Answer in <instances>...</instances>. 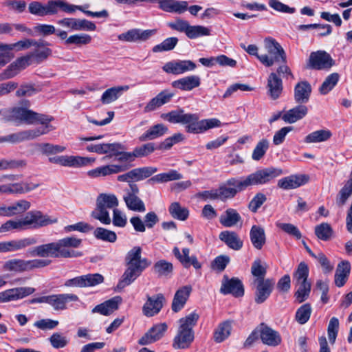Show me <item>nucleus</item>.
<instances>
[{"instance_id": "1", "label": "nucleus", "mask_w": 352, "mask_h": 352, "mask_svg": "<svg viewBox=\"0 0 352 352\" xmlns=\"http://www.w3.org/2000/svg\"><path fill=\"white\" fill-rule=\"evenodd\" d=\"M283 174L280 168L267 167L239 179L231 178L226 182L227 186H222L217 189L218 199L225 200L234 197L238 192L245 190L249 186L264 185Z\"/></svg>"}, {"instance_id": "2", "label": "nucleus", "mask_w": 352, "mask_h": 352, "mask_svg": "<svg viewBox=\"0 0 352 352\" xmlns=\"http://www.w3.org/2000/svg\"><path fill=\"white\" fill-rule=\"evenodd\" d=\"M82 240L75 236H67L55 242L34 247L30 252L33 256L41 258H74L82 256V253L73 250L81 245Z\"/></svg>"}, {"instance_id": "3", "label": "nucleus", "mask_w": 352, "mask_h": 352, "mask_svg": "<svg viewBox=\"0 0 352 352\" xmlns=\"http://www.w3.org/2000/svg\"><path fill=\"white\" fill-rule=\"evenodd\" d=\"M161 118L170 123L186 124V130L190 133H203L210 129L219 127L221 121L217 118L203 119L199 120L196 113H185L182 109L162 113Z\"/></svg>"}, {"instance_id": "4", "label": "nucleus", "mask_w": 352, "mask_h": 352, "mask_svg": "<svg viewBox=\"0 0 352 352\" xmlns=\"http://www.w3.org/2000/svg\"><path fill=\"white\" fill-rule=\"evenodd\" d=\"M57 221L56 218L53 219L40 210H31L21 219H10L6 221L0 226V233L14 230L22 231L28 229H38Z\"/></svg>"}, {"instance_id": "5", "label": "nucleus", "mask_w": 352, "mask_h": 352, "mask_svg": "<svg viewBox=\"0 0 352 352\" xmlns=\"http://www.w3.org/2000/svg\"><path fill=\"white\" fill-rule=\"evenodd\" d=\"M142 248H133L127 254L126 261L127 268L114 288L116 292H121L125 287L131 285L150 265L146 258L141 257Z\"/></svg>"}, {"instance_id": "6", "label": "nucleus", "mask_w": 352, "mask_h": 352, "mask_svg": "<svg viewBox=\"0 0 352 352\" xmlns=\"http://www.w3.org/2000/svg\"><path fill=\"white\" fill-rule=\"evenodd\" d=\"M198 319V314L191 313L179 320V327L173 343L174 349H186L189 347L194 340L192 328L197 324Z\"/></svg>"}, {"instance_id": "7", "label": "nucleus", "mask_w": 352, "mask_h": 352, "mask_svg": "<svg viewBox=\"0 0 352 352\" xmlns=\"http://www.w3.org/2000/svg\"><path fill=\"white\" fill-rule=\"evenodd\" d=\"M266 54L258 56L260 62L266 67H271L274 64L286 63L287 56L284 49L274 38H267L264 41Z\"/></svg>"}, {"instance_id": "8", "label": "nucleus", "mask_w": 352, "mask_h": 352, "mask_svg": "<svg viewBox=\"0 0 352 352\" xmlns=\"http://www.w3.org/2000/svg\"><path fill=\"white\" fill-rule=\"evenodd\" d=\"M50 263L51 261L45 259L24 260L21 258H12L3 263L2 269L4 272L21 274L46 267Z\"/></svg>"}, {"instance_id": "9", "label": "nucleus", "mask_w": 352, "mask_h": 352, "mask_svg": "<svg viewBox=\"0 0 352 352\" xmlns=\"http://www.w3.org/2000/svg\"><path fill=\"white\" fill-rule=\"evenodd\" d=\"M125 146L120 143L111 144V173H118L128 170L131 166L130 158L127 157Z\"/></svg>"}, {"instance_id": "10", "label": "nucleus", "mask_w": 352, "mask_h": 352, "mask_svg": "<svg viewBox=\"0 0 352 352\" xmlns=\"http://www.w3.org/2000/svg\"><path fill=\"white\" fill-rule=\"evenodd\" d=\"M52 116L36 113L23 107H14V122L33 124L35 123H46L47 120H53Z\"/></svg>"}, {"instance_id": "11", "label": "nucleus", "mask_w": 352, "mask_h": 352, "mask_svg": "<svg viewBox=\"0 0 352 352\" xmlns=\"http://www.w3.org/2000/svg\"><path fill=\"white\" fill-rule=\"evenodd\" d=\"M110 208V195L100 194L96 199V208L91 212V217L103 224H109L108 209Z\"/></svg>"}, {"instance_id": "12", "label": "nucleus", "mask_w": 352, "mask_h": 352, "mask_svg": "<svg viewBox=\"0 0 352 352\" xmlns=\"http://www.w3.org/2000/svg\"><path fill=\"white\" fill-rule=\"evenodd\" d=\"M136 2L158 3L159 8L162 10L176 14H182L187 9L188 2L186 1L176 0H133L132 3Z\"/></svg>"}, {"instance_id": "13", "label": "nucleus", "mask_w": 352, "mask_h": 352, "mask_svg": "<svg viewBox=\"0 0 352 352\" xmlns=\"http://www.w3.org/2000/svg\"><path fill=\"white\" fill-rule=\"evenodd\" d=\"M50 162L69 167H82L91 164L94 159L88 157L60 155L50 157Z\"/></svg>"}, {"instance_id": "14", "label": "nucleus", "mask_w": 352, "mask_h": 352, "mask_svg": "<svg viewBox=\"0 0 352 352\" xmlns=\"http://www.w3.org/2000/svg\"><path fill=\"white\" fill-rule=\"evenodd\" d=\"M196 67L197 65L190 60H176L166 63L162 69L167 74L179 75L193 71Z\"/></svg>"}, {"instance_id": "15", "label": "nucleus", "mask_w": 352, "mask_h": 352, "mask_svg": "<svg viewBox=\"0 0 352 352\" xmlns=\"http://www.w3.org/2000/svg\"><path fill=\"white\" fill-rule=\"evenodd\" d=\"M155 30H142L133 28L118 36L120 41L128 43H142L148 40L153 34Z\"/></svg>"}, {"instance_id": "16", "label": "nucleus", "mask_w": 352, "mask_h": 352, "mask_svg": "<svg viewBox=\"0 0 352 352\" xmlns=\"http://www.w3.org/2000/svg\"><path fill=\"white\" fill-rule=\"evenodd\" d=\"M34 292L35 289L30 287H19L6 289L0 292V303L23 299Z\"/></svg>"}, {"instance_id": "17", "label": "nucleus", "mask_w": 352, "mask_h": 352, "mask_svg": "<svg viewBox=\"0 0 352 352\" xmlns=\"http://www.w3.org/2000/svg\"><path fill=\"white\" fill-rule=\"evenodd\" d=\"M334 64L331 56L324 51L312 52L309 59L308 67L314 69H329Z\"/></svg>"}, {"instance_id": "18", "label": "nucleus", "mask_w": 352, "mask_h": 352, "mask_svg": "<svg viewBox=\"0 0 352 352\" xmlns=\"http://www.w3.org/2000/svg\"><path fill=\"white\" fill-rule=\"evenodd\" d=\"M79 298L74 294H59L47 296L46 303L50 305L54 311L65 310L67 303L69 301H78Z\"/></svg>"}, {"instance_id": "19", "label": "nucleus", "mask_w": 352, "mask_h": 352, "mask_svg": "<svg viewBox=\"0 0 352 352\" xmlns=\"http://www.w3.org/2000/svg\"><path fill=\"white\" fill-rule=\"evenodd\" d=\"M309 177L305 175H290L278 181L277 186L284 190L296 189L305 185Z\"/></svg>"}, {"instance_id": "20", "label": "nucleus", "mask_w": 352, "mask_h": 352, "mask_svg": "<svg viewBox=\"0 0 352 352\" xmlns=\"http://www.w3.org/2000/svg\"><path fill=\"white\" fill-rule=\"evenodd\" d=\"M254 283L256 284L255 302L258 304L263 303L271 294L275 283L274 280L270 278L261 279Z\"/></svg>"}, {"instance_id": "21", "label": "nucleus", "mask_w": 352, "mask_h": 352, "mask_svg": "<svg viewBox=\"0 0 352 352\" xmlns=\"http://www.w3.org/2000/svg\"><path fill=\"white\" fill-rule=\"evenodd\" d=\"M174 95V93L169 90L165 89L162 91L155 97L149 100L144 107V111L148 113L156 110L164 104L168 103Z\"/></svg>"}, {"instance_id": "22", "label": "nucleus", "mask_w": 352, "mask_h": 352, "mask_svg": "<svg viewBox=\"0 0 352 352\" xmlns=\"http://www.w3.org/2000/svg\"><path fill=\"white\" fill-rule=\"evenodd\" d=\"M164 300V296L161 294L151 297L148 296L147 300L143 306L144 314L151 317L159 313L162 308Z\"/></svg>"}, {"instance_id": "23", "label": "nucleus", "mask_w": 352, "mask_h": 352, "mask_svg": "<svg viewBox=\"0 0 352 352\" xmlns=\"http://www.w3.org/2000/svg\"><path fill=\"white\" fill-rule=\"evenodd\" d=\"M38 186V184H34L32 182H21L6 185H0V193H25L36 188Z\"/></svg>"}, {"instance_id": "24", "label": "nucleus", "mask_w": 352, "mask_h": 352, "mask_svg": "<svg viewBox=\"0 0 352 352\" xmlns=\"http://www.w3.org/2000/svg\"><path fill=\"white\" fill-rule=\"evenodd\" d=\"M173 253L184 267L188 268L192 265L195 269L201 268V265L197 261V257L195 256H190V250L188 248H184L181 253L179 249L177 247H175L173 250Z\"/></svg>"}, {"instance_id": "25", "label": "nucleus", "mask_w": 352, "mask_h": 352, "mask_svg": "<svg viewBox=\"0 0 352 352\" xmlns=\"http://www.w3.org/2000/svg\"><path fill=\"white\" fill-rule=\"evenodd\" d=\"M223 294H231L236 297L242 296L244 289L241 282L237 278H225L220 289Z\"/></svg>"}, {"instance_id": "26", "label": "nucleus", "mask_w": 352, "mask_h": 352, "mask_svg": "<svg viewBox=\"0 0 352 352\" xmlns=\"http://www.w3.org/2000/svg\"><path fill=\"white\" fill-rule=\"evenodd\" d=\"M56 6L52 1L45 6L38 1H32L29 4L28 10L32 14L43 16L56 13Z\"/></svg>"}, {"instance_id": "27", "label": "nucleus", "mask_w": 352, "mask_h": 352, "mask_svg": "<svg viewBox=\"0 0 352 352\" xmlns=\"http://www.w3.org/2000/svg\"><path fill=\"white\" fill-rule=\"evenodd\" d=\"M167 329L164 323L153 326L139 341L142 345H146L160 340Z\"/></svg>"}, {"instance_id": "28", "label": "nucleus", "mask_w": 352, "mask_h": 352, "mask_svg": "<svg viewBox=\"0 0 352 352\" xmlns=\"http://www.w3.org/2000/svg\"><path fill=\"white\" fill-rule=\"evenodd\" d=\"M267 94L272 100L278 98L283 91V82L278 75L272 72L267 78Z\"/></svg>"}, {"instance_id": "29", "label": "nucleus", "mask_w": 352, "mask_h": 352, "mask_svg": "<svg viewBox=\"0 0 352 352\" xmlns=\"http://www.w3.org/2000/svg\"><path fill=\"white\" fill-rule=\"evenodd\" d=\"M311 93V87L307 81H300L298 82L294 87V100L296 103L305 104L310 98Z\"/></svg>"}, {"instance_id": "30", "label": "nucleus", "mask_w": 352, "mask_h": 352, "mask_svg": "<svg viewBox=\"0 0 352 352\" xmlns=\"http://www.w3.org/2000/svg\"><path fill=\"white\" fill-rule=\"evenodd\" d=\"M191 292L192 287L190 285L184 286L176 292L172 302L173 311L178 312L184 307Z\"/></svg>"}, {"instance_id": "31", "label": "nucleus", "mask_w": 352, "mask_h": 352, "mask_svg": "<svg viewBox=\"0 0 352 352\" xmlns=\"http://www.w3.org/2000/svg\"><path fill=\"white\" fill-rule=\"evenodd\" d=\"M308 113V108L302 104L286 111L282 119L286 123L293 124L305 118Z\"/></svg>"}, {"instance_id": "32", "label": "nucleus", "mask_w": 352, "mask_h": 352, "mask_svg": "<svg viewBox=\"0 0 352 352\" xmlns=\"http://www.w3.org/2000/svg\"><path fill=\"white\" fill-rule=\"evenodd\" d=\"M200 84V77L196 75H192L173 81L172 86L183 91H191L198 87Z\"/></svg>"}, {"instance_id": "33", "label": "nucleus", "mask_w": 352, "mask_h": 352, "mask_svg": "<svg viewBox=\"0 0 352 352\" xmlns=\"http://www.w3.org/2000/svg\"><path fill=\"white\" fill-rule=\"evenodd\" d=\"M262 342L267 345L276 346L281 342L279 333L267 326H263L260 332Z\"/></svg>"}, {"instance_id": "34", "label": "nucleus", "mask_w": 352, "mask_h": 352, "mask_svg": "<svg viewBox=\"0 0 352 352\" xmlns=\"http://www.w3.org/2000/svg\"><path fill=\"white\" fill-rule=\"evenodd\" d=\"M43 45V41H37L34 39L25 38L12 44H6L7 52L14 58L13 50L21 51L30 48V47H41Z\"/></svg>"}, {"instance_id": "35", "label": "nucleus", "mask_w": 352, "mask_h": 352, "mask_svg": "<svg viewBox=\"0 0 352 352\" xmlns=\"http://www.w3.org/2000/svg\"><path fill=\"white\" fill-rule=\"evenodd\" d=\"M250 239L254 248L261 250L266 242L264 228L258 225L252 226L250 231Z\"/></svg>"}, {"instance_id": "36", "label": "nucleus", "mask_w": 352, "mask_h": 352, "mask_svg": "<svg viewBox=\"0 0 352 352\" xmlns=\"http://www.w3.org/2000/svg\"><path fill=\"white\" fill-rule=\"evenodd\" d=\"M37 243L38 241L34 236H29L18 240L5 241L6 252L23 250L27 247L35 245Z\"/></svg>"}, {"instance_id": "37", "label": "nucleus", "mask_w": 352, "mask_h": 352, "mask_svg": "<svg viewBox=\"0 0 352 352\" xmlns=\"http://www.w3.org/2000/svg\"><path fill=\"white\" fill-rule=\"evenodd\" d=\"M350 270L351 265L347 261H342L338 265L335 274V284L337 287H341L345 284Z\"/></svg>"}, {"instance_id": "38", "label": "nucleus", "mask_w": 352, "mask_h": 352, "mask_svg": "<svg viewBox=\"0 0 352 352\" xmlns=\"http://www.w3.org/2000/svg\"><path fill=\"white\" fill-rule=\"evenodd\" d=\"M219 239L230 248L234 250H240L243 246V241L237 234L232 231H223L219 234Z\"/></svg>"}, {"instance_id": "39", "label": "nucleus", "mask_w": 352, "mask_h": 352, "mask_svg": "<svg viewBox=\"0 0 352 352\" xmlns=\"http://www.w3.org/2000/svg\"><path fill=\"white\" fill-rule=\"evenodd\" d=\"M168 128L163 124H157L151 126L139 138L140 141L152 140L158 138L168 132Z\"/></svg>"}, {"instance_id": "40", "label": "nucleus", "mask_w": 352, "mask_h": 352, "mask_svg": "<svg viewBox=\"0 0 352 352\" xmlns=\"http://www.w3.org/2000/svg\"><path fill=\"white\" fill-rule=\"evenodd\" d=\"M241 216L237 211L232 208L227 209L219 218L220 223L225 227H232L241 221Z\"/></svg>"}, {"instance_id": "41", "label": "nucleus", "mask_w": 352, "mask_h": 352, "mask_svg": "<svg viewBox=\"0 0 352 352\" xmlns=\"http://www.w3.org/2000/svg\"><path fill=\"white\" fill-rule=\"evenodd\" d=\"M52 120H47L46 123H40L43 125L42 127H38L34 129L23 131L24 140H29L39 137L41 135L47 134L50 131L54 130V127L50 124Z\"/></svg>"}, {"instance_id": "42", "label": "nucleus", "mask_w": 352, "mask_h": 352, "mask_svg": "<svg viewBox=\"0 0 352 352\" xmlns=\"http://www.w3.org/2000/svg\"><path fill=\"white\" fill-rule=\"evenodd\" d=\"M124 199L129 210L140 212L146 210L144 202L134 193H128L124 197Z\"/></svg>"}, {"instance_id": "43", "label": "nucleus", "mask_w": 352, "mask_h": 352, "mask_svg": "<svg viewBox=\"0 0 352 352\" xmlns=\"http://www.w3.org/2000/svg\"><path fill=\"white\" fill-rule=\"evenodd\" d=\"M157 171V168L151 166L134 168L130 170L132 182L148 178Z\"/></svg>"}, {"instance_id": "44", "label": "nucleus", "mask_w": 352, "mask_h": 352, "mask_svg": "<svg viewBox=\"0 0 352 352\" xmlns=\"http://www.w3.org/2000/svg\"><path fill=\"white\" fill-rule=\"evenodd\" d=\"M182 175L178 173L175 170H170L167 173H163L157 174L150 179H148V182L154 183H164L170 181L179 180L182 179Z\"/></svg>"}, {"instance_id": "45", "label": "nucleus", "mask_w": 352, "mask_h": 352, "mask_svg": "<svg viewBox=\"0 0 352 352\" xmlns=\"http://www.w3.org/2000/svg\"><path fill=\"white\" fill-rule=\"evenodd\" d=\"M153 270L160 276L170 277L173 271V265L170 262L162 259L154 264Z\"/></svg>"}, {"instance_id": "46", "label": "nucleus", "mask_w": 352, "mask_h": 352, "mask_svg": "<svg viewBox=\"0 0 352 352\" xmlns=\"http://www.w3.org/2000/svg\"><path fill=\"white\" fill-rule=\"evenodd\" d=\"M26 165L27 162L25 160L0 159V171L22 168Z\"/></svg>"}, {"instance_id": "47", "label": "nucleus", "mask_w": 352, "mask_h": 352, "mask_svg": "<svg viewBox=\"0 0 352 352\" xmlns=\"http://www.w3.org/2000/svg\"><path fill=\"white\" fill-rule=\"evenodd\" d=\"M232 330L231 324L229 322L221 323L214 333V340L216 342L220 343L224 341L230 335Z\"/></svg>"}, {"instance_id": "48", "label": "nucleus", "mask_w": 352, "mask_h": 352, "mask_svg": "<svg viewBox=\"0 0 352 352\" xmlns=\"http://www.w3.org/2000/svg\"><path fill=\"white\" fill-rule=\"evenodd\" d=\"M331 136V133L329 130H318L308 134L305 138L306 143H318L327 141Z\"/></svg>"}, {"instance_id": "49", "label": "nucleus", "mask_w": 352, "mask_h": 352, "mask_svg": "<svg viewBox=\"0 0 352 352\" xmlns=\"http://www.w3.org/2000/svg\"><path fill=\"white\" fill-rule=\"evenodd\" d=\"M49 45L47 42L43 41V45L41 47H34L35 49L28 55L30 58H35L37 61H43L51 56L52 50L47 46Z\"/></svg>"}, {"instance_id": "50", "label": "nucleus", "mask_w": 352, "mask_h": 352, "mask_svg": "<svg viewBox=\"0 0 352 352\" xmlns=\"http://www.w3.org/2000/svg\"><path fill=\"white\" fill-rule=\"evenodd\" d=\"M155 150L153 143H147L140 147H136L127 157L130 158V164L135 160L136 157H141L151 153Z\"/></svg>"}, {"instance_id": "51", "label": "nucleus", "mask_w": 352, "mask_h": 352, "mask_svg": "<svg viewBox=\"0 0 352 352\" xmlns=\"http://www.w3.org/2000/svg\"><path fill=\"white\" fill-rule=\"evenodd\" d=\"M168 210L173 218L180 221H185L189 215L187 208L182 206L178 202L172 203Z\"/></svg>"}, {"instance_id": "52", "label": "nucleus", "mask_w": 352, "mask_h": 352, "mask_svg": "<svg viewBox=\"0 0 352 352\" xmlns=\"http://www.w3.org/2000/svg\"><path fill=\"white\" fill-rule=\"evenodd\" d=\"M340 78L338 73H332L329 75L319 88V91L322 95L327 94L337 85Z\"/></svg>"}, {"instance_id": "53", "label": "nucleus", "mask_w": 352, "mask_h": 352, "mask_svg": "<svg viewBox=\"0 0 352 352\" xmlns=\"http://www.w3.org/2000/svg\"><path fill=\"white\" fill-rule=\"evenodd\" d=\"M210 30L202 25H190L189 24L186 35L190 39H195L202 36H209Z\"/></svg>"}, {"instance_id": "54", "label": "nucleus", "mask_w": 352, "mask_h": 352, "mask_svg": "<svg viewBox=\"0 0 352 352\" xmlns=\"http://www.w3.org/2000/svg\"><path fill=\"white\" fill-rule=\"evenodd\" d=\"M298 289L294 296L298 303L304 302L309 296L311 292V283L309 282L296 283Z\"/></svg>"}, {"instance_id": "55", "label": "nucleus", "mask_w": 352, "mask_h": 352, "mask_svg": "<svg viewBox=\"0 0 352 352\" xmlns=\"http://www.w3.org/2000/svg\"><path fill=\"white\" fill-rule=\"evenodd\" d=\"M177 43L178 38L177 37H169L164 40L161 43L155 45L152 51L154 53L170 51L175 48Z\"/></svg>"}, {"instance_id": "56", "label": "nucleus", "mask_w": 352, "mask_h": 352, "mask_svg": "<svg viewBox=\"0 0 352 352\" xmlns=\"http://www.w3.org/2000/svg\"><path fill=\"white\" fill-rule=\"evenodd\" d=\"M315 234L319 239L328 241L332 236L333 230L329 223H322L316 226Z\"/></svg>"}, {"instance_id": "57", "label": "nucleus", "mask_w": 352, "mask_h": 352, "mask_svg": "<svg viewBox=\"0 0 352 352\" xmlns=\"http://www.w3.org/2000/svg\"><path fill=\"white\" fill-rule=\"evenodd\" d=\"M270 142L267 139L261 140L256 145L252 154V160H260L266 153L269 148Z\"/></svg>"}, {"instance_id": "58", "label": "nucleus", "mask_w": 352, "mask_h": 352, "mask_svg": "<svg viewBox=\"0 0 352 352\" xmlns=\"http://www.w3.org/2000/svg\"><path fill=\"white\" fill-rule=\"evenodd\" d=\"M91 41V37L87 34H76L69 36L65 41V45H82L89 44Z\"/></svg>"}, {"instance_id": "59", "label": "nucleus", "mask_w": 352, "mask_h": 352, "mask_svg": "<svg viewBox=\"0 0 352 352\" xmlns=\"http://www.w3.org/2000/svg\"><path fill=\"white\" fill-rule=\"evenodd\" d=\"M83 287H95L104 281V277L98 273L82 275Z\"/></svg>"}, {"instance_id": "60", "label": "nucleus", "mask_w": 352, "mask_h": 352, "mask_svg": "<svg viewBox=\"0 0 352 352\" xmlns=\"http://www.w3.org/2000/svg\"><path fill=\"white\" fill-rule=\"evenodd\" d=\"M311 307L309 303L302 305L296 313V320L301 324L306 323L311 316Z\"/></svg>"}, {"instance_id": "61", "label": "nucleus", "mask_w": 352, "mask_h": 352, "mask_svg": "<svg viewBox=\"0 0 352 352\" xmlns=\"http://www.w3.org/2000/svg\"><path fill=\"white\" fill-rule=\"evenodd\" d=\"M309 268L305 262H301L294 274V280L298 283L308 282Z\"/></svg>"}, {"instance_id": "62", "label": "nucleus", "mask_w": 352, "mask_h": 352, "mask_svg": "<svg viewBox=\"0 0 352 352\" xmlns=\"http://www.w3.org/2000/svg\"><path fill=\"white\" fill-rule=\"evenodd\" d=\"M351 195L352 184H351L348 182H346L344 186L341 188L337 196L336 204L339 206H342L343 205L345 204L346 201L351 197Z\"/></svg>"}, {"instance_id": "63", "label": "nucleus", "mask_w": 352, "mask_h": 352, "mask_svg": "<svg viewBox=\"0 0 352 352\" xmlns=\"http://www.w3.org/2000/svg\"><path fill=\"white\" fill-rule=\"evenodd\" d=\"M30 206V202L25 199H21L17 202L14 203L10 205L12 216L23 214L29 210Z\"/></svg>"}, {"instance_id": "64", "label": "nucleus", "mask_w": 352, "mask_h": 352, "mask_svg": "<svg viewBox=\"0 0 352 352\" xmlns=\"http://www.w3.org/2000/svg\"><path fill=\"white\" fill-rule=\"evenodd\" d=\"M49 340L52 346L55 349L63 348L68 344L67 338L60 333H54Z\"/></svg>"}]
</instances>
